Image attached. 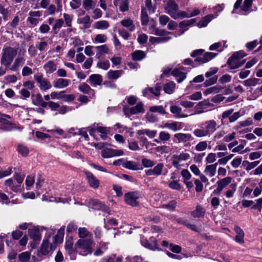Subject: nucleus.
<instances>
[{
  "mask_svg": "<svg viewBox=\"0 0 262 262\" xmlns=\"http://www.w3.org/2000/svg\"><path fill=\"white\" fill-rule=\"evenodd\" d=\"M17 52L18 48L10 46L4 48L0 58L1 64L6 68L9 67L16 57Z\"/></svg>",
  "mask_w": 262,
  "mask_h": 262,
  "instance_id": "nucleus-1",
  "label": "nucleus"
},
{
  "mask_svg": "<svg viewBox=\"0 0 262 262\" xmlns=\"http://www.w3.org/2000/svg\"><path fill=\"white\" fill-rule=\"evenodd\" d=\"M246 56L243 51L235 52L228 60L227 64L231 69H235L242 66L245 62V60L241 59Z\"/></svg>",
  "mask_w": 262,
  "mask_h": 262,
  "instance_id": "nucleus-2",
  "label": "nucleus"
},
{
  "mask_svg": "<svg viewBox=\"0 0 262 262\" xmlns=\"http://www.w3.org/2000/svg\"><path fill=\"white\" fill-rule=\"evenodd\" d=\"M94 244L92 238L79 239L75 244L77 248L83 253V255L91 254L93 252L92 245Z\"/></svg>",
  "mask_w": 262,
  "mask_h": 262,
  "instance_id": "nucleus-3",
  "label": "nucleus"
},
{
  "mask_svg": "<svg viewBox=\"0 0 262 262\" xmlns=\"http://www.w3.org/2000/svg\"><path fill=\"white\" fill-rule=\"evenodd\" d=\"M34 79L38 84V87L41 91H47L52 88L49 80L44 78L42 74H35Z\"/></svg>",
  "mask_w": 262,
  "mask_h": 262,
  "instance_id": "nucleus-4",
  "label": "nucleus"
},
{
  "mask_svg": "<svg viewBox=\"0 0 262 262\" xmlns=\"http://www.w3.org/2000/svg\"><path fill=\"white\" fill-rule=\"evenodd\" d=\"M10 118V116L3 114L0 112V128L4 131L9 132L16 128L15 124L12 123L6 118Z\"/></svg>",
  "mask_w": 262,
  "mask_h": 262,
  "instance_id": "nucleus-5",
  "label": "nucleus"
},
{
  "mask_svg": "<svg viewBox=\"0 0 262 262\" xmlns=\"http://www.w3.org/2000/svg\"><path fill=\"white\" fill-rule=\"evenodd\" d=\"M140 196V194L137 191L129 192L124 195L125 202L129 205L136 207L139 204L137 200Z\"/></svg>",
  "mask_w": 262,
  "mask_h": 262,
  "instance_id": "nucleus-6",
  "label": "nucleus"
},
{
  "mask_svg": "<svg viewBox=\"0 0 262 262\" xmlns=\"http://www.w3.org/2000/svg\"><path fill=\"white\" fill-rule=\"evenodd\" d=\"M208 137H210L218 128L219 126L214 120H209L201 123Z\"/></svg>",
  "mask_w": 262,
  "mask_h": 262,
  "instance_id": "nucleus-7",
  "label": "nucleus"
},
{
  "mask_svg": "<svg viewBox=\"0 0 262 262\" xmlns=\"http://www.w3.org/2000/svg\"><path fill=\"white\" fill-rule=\"evenodd\" d=\"M166 12L170 15L171 17L176 19L178 18V6L174 0H168L167 2L165 8Z\"/></svg>",
  "mask_w": 262,
  "mask_h": 262,
  "instance_id": "nucleus-8",
  "label": "nucleus"
},
{
  "mask_svg": "<svg viewBox=\"0 0 262 262\" xmlns=\"http://www.w3.org/2000/svg\"><path fill=\"white\" fill-rule=\"evenodd\" d=\"M52 249V246L50 245L48 239H44L41 245L37 252V256L40 258L48 254L51 250Z\"/></svg>",
  "mask_w": 262,
  "mask_h": 262,
  "instance_id": "nucleus-9",
  "label": "nucleus"
},
{
  "mask_svg": "<svg viewBox=\"0 0 262 262\" xmlns=\"http://www.w3.org/2000/svg\"><path fill=\"white\" fill-rule=\"evenodd\" d=\"M123 154L124 151L121 149L105 148L101 151V156L104 158H110L113 157L120 156Z\"/></svg>",
  "mask_w": 262,
  "mask_h": 262,
  "instance_id": "nucleus-10",
  "label": "nucleus"
},
{
  "mask_svg": "<svg viewBox=\"0 0 262 262\" xmlns=\"http://www.w3.org/2000/svg\"><path fill=\"white\" fill-rule=\"evenodd\" d=\"M189 158V154L186 152H182L179 155H173L172 157V164L174 167L178 168L180 162L188 160Z\"/></svg>",
  "mask_w": 262,
  "mask_h": 262,
  "instance_id": "nucleus-11",
  "label": "nucleus"
},
{
  "mask_svg": "<svg viewBox=\"0 0 262 262\" xmlns=\"http://www.w3.org/2000/svg\"><path fill=\"white\" fill-rule=\"evenodd\" d=\"M174 137L177 139L178 143H183L185 146L193 140V137L190 134L177 133L174 135Z\"/></svg>",
  "mask_w": 262,
  "mask_h": 262,
  "instance_id": "nucleus-12",
  "label": "nucleus"
},
{
  "mask_svg": "<svg viewBox=\"0 0 262 262\" xmlns=\"http://www.w3.org/2000/svg\"><path fill=\"white\" fill-rule=\"evenodd\" d=\"M164 164L163 163H158L152 169H150L145 171L147 176H159L162 174Z\"/></svg>",
  "mask_w": 262,
  "mask_h": 262,
  "instance_id": "nucleus-13",
  "label": "nucleus"
},
{
  "mask_svg": "<svg viewBox=\"0 0 262 262\" xmlns=\"http://www.w3.org/2000/svg\"><path fill=\"white\" fill-rule=\"evenodd\" d=\"M46 74L47 75H50L54 73L57 69V64L53 60L47 61L43 66Z\"/></svg>",
  "mask_w": 262,
  "mask_h": 262,
  "instance_id": "nucleus-14",
  "label": "nucleus"
},
{
  "mask_svg": "<svg viewBox=\"0 0 262 262\" xmlns=\"http://www.w3.org/2000/svg\"><path fill=\"white\" fill-rule=\"evenodd\" d=\"M84 173L90 186L94 188H98L99 186V180L91 172L86 171Z\"/></svg>",
  "mask_w": 262,
  "mask_h": 262,
  "instance_id": "nucleus-15",
  "label": "nucleus"
},
{
  "mask_svg": "<svg viewBox=\"0 0 262 262\" xmlns=\"http://www.w3.org/2000/svg\"><path fill=\"white\" fill-rule=\"evenodd\" d=\"M217 55L216 53L212 52H206L202 56L198 57L195 61L202 63H206Z\"/></svg>",
  "mask_w": 262,
  "mask_h": 262,
  "instance_id": "nucleus-16",
  "label": "nucleus"
},
{
  "mask_svg": "<svg viewBox=\"0 0 262 262\" xmlns=\"http://www.w3.org/2000/svg\"><path fill=\"white\" fill-rule=\"evenodd\" d=\"M89 205L96 210H101L105 212L108 210V207H107L102 203L99 202L98 200H91L89 202Z\"/></svg>",
  "mask_w": 262,
  "mask_h": 262,
  "instance_id": "nucleus-17",
  "label": "nucleus"
},
{
  "mask_svg": "<svg viewBox=\"0 0 262 262\" xmlns=\"http://www.w3.org/2000/svg\"><path fill=\"white\" fill-rule=\"evenodd\" d=\"M128 0H114L115 7L121 12H125L128 9Z\"/></svg>",
  "mask_w": 262,
  "mask_h": 262,
  "instance_id": "nucleus-18",
  "label": "nucleus"
},
{
  "mask_svg": "<svg viewBox=\"0 0 262 262\" xmlns=\"http://www.w3.org/2000/svg\"><path fill=\"white\" fill-rule=\"evenodd\" d=\"M183 127L181 122H173L171 123L166 122L164 123L162 128H167L173 132L181 130Z\"/></svg>",
  "mask_w": 262,
  "mask_h": 262,
  "instance_id": "nucleus-19",
  "label": "nucleus"
},
{
  "mask_svg": "<svg viewBox=\"0 0 262 262\" xmlns=\"http://www.w3.org/2000/svg\"><path fill=\"white\" fill-rule=\"evenodd\" d=\"M25 59L23 57L17 56L14 60L11 67L10 68V70L13 71H16L18 70L19 68L22 67L25 62Z\"/></svg>",
  "mask_w": 262,
  "mask_h": 262,
  "instance_id": "nucleus-20",
  "label": "nucleus"
},
{
  "mask_svg": "<svg viewBox=\"0 0 262 262\" xmlns=\"http://www.w3.org/2000/svg\"><path fill=\"white\" fill-rule=\"evenodd\" d=\"M95 48L97 50L96 57L98 59H100L104 54H107L109 52L108 47L105 44L101 46H96Z\"/></svg>",
  "mask_w": 262,
  "mask_h": 262,
  "instance_id": "nucleus-21",
  "label": "nucleus"
},
{
  "mask_svg": "<svg viewBox=\"0 0 262 262\" xmlns=\"http://www.w3.org/2000/svg\"><path fill=\"white\" fill-rule=\"evenodd\" d=\"M89 82L93 86L100 85L102 82V77L99 74H92L89 77Z\"/></svg>",
  "mask_w": 262,
  "mask_h": 262,
  "instance_id": "nucleus-22",
  "label": "nucleus"
},
{
  "mask_svg": "<svg viewBox=\"0 0 262 262\" xmlns=\"http://www.w3.org/2000/svg\"><path fill=\"white\" fill-rule=\"evenodd\" d=\"M234 230L236 232V236L235 237V241L241 244H243L244 242V232L243 230L238 226H235Z\"/></svg>",
  "mask_w": 262,
  "mask_h": 262,
  "instance_id": "nucleus-23",
  "label": "nucleus"
},
{
  "mask_svg": "<svg viewBox=\"0 0 262 262\" xmlns=\"http://www.w3.org/2000/svg\"><path fill=\"white\" fill-rule=\"evenodd\" d=\"M217 166V163L207 165L204 169V173L210 177L214 176L216 173Z\"/></svg>",
  "mask_w": 262,
  "mask_h": 262,
  "instance_id": "nucleus-24",
  "label": "nucleus"
},
{
  "mask_svg": "<svg viewBox=\"0 0 262 262\" xmlns=\"http://www.w3.org/2000/svg\"><path fill=\"white\" fill-rule=\"evenodd\" d=\"M69 80L63 78H59L54 80L53 84L54 88L61 89L67 87L69 84Z\"/></svg>",
  "mask_w": 262,
  "mask_h": 262,
  "instance_id": "nucleus-25",
  "label": "nucleus"
},
{
  "mask_svg": "<svg viewBox=\"0 0 262 262\" xmlns=\"http://www.w3.org/2000/svg\"><path fill=\"white\" fill-rule=\"evenodd\" d=\"M170 111L174 115L176 118H186L187 115L182 113V108L177 105H172L170 107Z\"/></svg>",
  "mask_w": 262,
  "mask_h": 262,
  "instance_id": "nucleus-26",
  "label": "nucleus"
},
{
  "mask_svg": "<svg viewBox=\"0 0 262 262\" xmlns=\"http://www.w3.org/2000/svg\"><path fill=\"white\" fill-rule=\"evenodd\" d=\"M205 213V209L200 205H198L195 210L191 212V215L193 217H202L204 215Z\"/></svg>",
  "mask_w": 262,
  "mask_h": 262,
  "instance_id": "nucleus-27",
  "label": "nucleus"
},
{
  "mask_svg": "<svg viewBox=\"0 0 262 262\" xmlns=\"http://www.w3.org/2000/svg\"><path fill=\"white\" fill-rule=\"evenodd\" d=\"M171 74L176 77H177V82H182L186 77V73L182 72L180 69H174L171 72Z\"/></svg>",
  "mask_w": 262,
  "mask_h": 262,
  "instance_id": "nucleus-28",
  "label": "nucleus"
},
{
  "mask_svg": "<svg viewBox=\"0 0 262 262\" xmlns=\"http://www.w3.org/2000/svg\"><path fill=\"white\" fill-rule=\"evenodd\" d=\"M192 133L195 137L199 138L208 137L201 124L193 130Z\"/></svg>",
  "mask_w": 262,
  "mask_h": 262,
  "instance_id": "nucleus-29",
  "label": "nucleus"
},
{
  "mask_svg": "<svg viewBox=\"0 0 262 262\" xmlns=\"http://www.w3.org/2000/svg\"><path fill=\"white\" fill-rule=\"evenodd\" d=\"M77 22L78 24L82 25L83 28L88 29L91 27L92 20L91 19L90 16L85 15L78 19Z\"/></svg>",
  "mask_w": 262,
  "mask_h": 262,
  "instance_id": "nucleus-30",
  "label": "nucleus"
},
{
  "mask_svg": "<svg viewBox=\"0 0 262 262\" xmlns=\"http://www.w3.org/2000/svg\"><path fill=\"white\" fill-rule=\"evenodd\" d=\"M29 234L30 237L35 242H39L41 238V235L39 230L37 228H32L29 229Z\"/></svg>",
  "mask_w": 262,
  "mask_h": 262,
  "instance_id": "nucleus-31",
  "label": "nucleus"
},
{
  "mask_svg": "<svg viewBox=\"0 0 262 262\" xmlns=\"http://www.w3.org/2000/svg\"><path fill=\"white\" fill-rule=\"evenodd\" d=\"M123 73L122 70H110L107 73V77L109 79L116 80Z\"/></svg>",
  "mask_w": 262,
  "mask_h": 262,
  "instance_id": "nucleus-32",
  "label": "nucleus"
},
{
  "mask_svg": "<svg viewBox=\"0 0 262 262\" xmlns=\"http://www.w3.org/2000/svg\"><path fill=\"white\" fill-rule=\"evenodd\" d=\"M120 23L123 27L127 28L130 32L135 29V25L134 24L133 21L130 18L124 19Z\"/></svg>",
  "mask_w": 262,
  "mask_h": 262,
  "instance_id": "nucleus-33",
  "label": "nucleus"
},
{
  "mask_svg": "<svg viewBox=\"0 0 262 262\" xmlns=\"http://www.w3.org/2000/svg\"><path fill=\"white\" fill-rule=\"evenodd\" d=\"M137 133L139 135H146L149 138H153L157 136V132L155 130L144 129L138 130Z\"/></svg>",
  "mask_w": 262,
  "mask_h": 262,
  "instance_id": "nucleus-34",
  "label": "nucleus"
},
{
  "mask_svg": "<svg viewBox=\"0 0 262 262\" xmlns=\"http://www.w3.org/2000/svg\"><path fill=\"white\" fill-rule=\"evenodd\" d=\"M130 111L133 115L144 113L145 110L143 103L141 102H138L136 106L131 107Z\"/></svg>",
  "mask_w": 262,
  "mask_h": 262,
  "instance_id": "nucleus-35",
  "label": "nucleus"
},
{
  "mask_svg": "<svg viewBox=\"0 0 262 262\" xmlns=\"http://www.w3.org/2000/svg\"><path fill=\"white\" fill-rule=\"evenodd\" d=\"M109 27L110 25L108 22L105 20L96 21L94 24L95 28L99 30L107 29Z\"/></svg>",
  "mask_w": 262,
  "mask_h": 262,
  "instance_id": "nucleus-36",
  "label": "nucleus"
},
{
  "mask_svg": "<svg viewBox=\"0 0 262 262\" xmlns=\"http://www.w3.org/2000/svg\"><path fill=\"white\" fill-rule=\"evenodd\" d=\"M146 56L145 52L141 50H136L132 53V58L134 60L140 61Z\"/></svg>",
  "mask_w": 262,
  "mask_h": 262,
  "instance_id": "nucleus-37",
  "label": "nucleus"
},
{
  "mask_svg": "<svg viewBox=\"0 0 262 262\" xmlns=\"http://www.w3.org/2000/svg\"><path fill=\"white\" fill-rule=\"evenodd\" d=\"M195 23L194 19H191L190 20H185L181 21L179 24V27L181 29L183 30L182 33H183L184 32L187 30V27L191 26Z\"/></svg>",
  "mask_w": 262,
  "mask_h": 262,
  "instance_id": "nucleus-38",
  "label": "nucleus"
},
{
  "mask_svg": "<svg viewBox=\"0 0 262 262\" xmlns=\"http://www.w3.org/2000/svg\"><path fill=\"white\" fill-rule=\"evenodd\" d=\"M96 129L101 134V138L103 140H105L107 137V135L110 133V129L106 127L98 126Z\"/></svg>",
  "mask_w": 262,
  "mask_h": 262,
  "instance_id": "nucleus-39",
  "label": "nucleus"
},
{
  "mask_svg": "<svg viewBox=\"0 0 262 262\" xmlns=\"http://www.w3.org/2000/svg\"><path fill=\"white\" fill-rule=\"evenodd\" d=\"M78 235L80 239L92 238L90 232L84 227L78 229Z\"/></svg>",
  "mask_w": 262,
  "mask_h": 262,
  "instance_id": "nucleus-40",
  "label": "nucleus"
},
{
  "mask_svg": "<svg viewBox=\"0 0 262 262\" xmlns=\"http://www.w3.org/2000/svg\"><path fill=\"white\" fill-rule=\"evenodd\" d=\"M231 180L232 178L230 177H227L221 180L218 181L216 182V184L223 189L231 182Z\"/></svg>",
  "mask_w": 262,
  "mask_h": 262,
  "instance_id": "nucleus-41",
  "label": "nucleus"
},
{
  "mask_svg": "<svg viewBox=\"0 0 262 262\" xmlns=\"http://www.w3.org/2000/svg\"><path fill=\"white\" fill-rule=\"evenodd\" d=\"M78 90L84 94H89L90 92H94V90H92L90 86L86 83L83 82L78 86Z\"/></svg>",
  "mask_w": 262,
  "mask_h": 262,
  "instance_id": "nucleus-42",
  "label": "nucleus"
},
{
  "mask_svg": "<svg viewBox=\"0 0 262 262\" xmlns=\"http://www.w3.org/2000/svg\"><path fill=\"white\" fill-rule=\"evenodd\" d=\"M64 21L62 18H58L55 20V23L52 26V30L57 33L58 31L63 25Z\"/></svg>",
  "mask_w": 262,
  "mask_h": 262,
  "instance_id": "nucleus-43",
  "label": "nucleus"
},
{
  "mask_svg": "<svg viewBox=\"0 0 262 262\" xmlns=\"http://www.w3.org/2000/svg\"><path fill=\"white\" fill-rule=\"evenodd\" d=\"M222 88L219 85H215L206 89L204 91V95L207 96L210 94H216L220 92Z\"/></svg>",
  "mask_w": 262,
  "mask_h": 262,
  "instance_id": "nucleus-44",
  "label": "nucleus"
},
{
  "mask_svg": "<svg viewBox=\"0 0 262 262\" xmlns=\"http://www.w3.org/2000/svg\"><path fill=\"white\" fill-rule=\"evenodd\" d=\"M82 6L86 10H90L96 6V3L93 0H83Z\"/></svg>",
  "mask_w": 262,
  "mask_h": 262,
  "instance_id": "nucleus-45",
  "label": "nucleus"
},
{
  "mask_svg": "<svg viewBox=\"0 0 262 262\" xmlns=\"http://www.w3.org/2000/svg\"><path fill=\"white\" fill-rule=\"evenodd\" d=\"M208 146L207 141H202L199 142L194 147V149L197 151H202L205 150Z\"/></svg>",
  "mask_w": 262,
  "mask_h": 262,
  "instance_id": "nucleus-46",
  "label": "nucleus"
},
{
  "mask_svg": "<svg viewBox=\"0 0 262 262\" xmlns=\"http://www.w3.org/2000/svg\"><path fill=\"white\" fill-rule=\"evenodd\" d=\"M214 18L212 14L205 16L199 23L200 27H205L207 26L208 24Z\"/></svg>",
  "mask_w": 262,
  "mask_h": 262,
  "instance_id": "nucleus-47",
  "label": "nucleus"
},
{
  "mask_svg": "<svg viewBox=\"0 0 262 262\" xmlns=\"http://www.w3.org/2000/svg\"><path fill=\"white\" fill-rule=\"evenodd\" d=\"M32 102L36 106H39V103L42 99V96L40 93L36 94H32L31 95Z\"/></svg>",
  "mask_w": 262,
  "mask_h": 262,
  "instance_id": "nucleus-48",
  "label": "nucleus"
},
{
  "mask_svg": "<svg viewBox=\"0 0 262 262\" xmlns=\"http://www.w3.org/2000/svg\"><path fill=\"white\" fill-rule=\"evenodd\" d=\"M259 81V79L256 78H250L243 81V83L246 86H255Z\"/></svg>",
  "mask_w": 262,
  "mask_h": 262,
  "instance_id": "nucleus-49",
  "label": "nucleus"
},
{
  "mask_svg": "<svg viewBox=\"0 0 262 262\" xmlns=\"http://www.w3.org/2000/svg\"><path fill=\"white\" fill-rule=\"evenodd\" d=\"M63 17L64 18L63 21L66 26L68 27H72V21L74 17L73 15L64 13L63 14Z\"/></svg>",
  "mask_w": 262,
  "mask_h": 262,
  "instance_id": "nucleus-50",
  "label": "nucleus"
},
{
  "mask_svg": "<svg viewBox=\"0 0 262 262\" xmlns=\"http://www.w3.org/2000/svg\"><path fill=\"white\" fill-rule=\"evenodd\" d=\"M31 257V253L28 251L24 252L18 255L19 260L21 262H29Z\"/></svg>",
  "mask_w": 262,
  "mask_h": 262,
  "instance_id": "nucleus-51",
  "label": "nucleus"
},
{
  "mask_svg": "<svg viewBox=\"0 0 262 262\" xmlns=\"http://www.w3.org/2000/svg\"><path fill=\"white\" fill-rule=\"evenodd\" d=\"M174 88L175 83L173 82H170L164 85V90L165 93L170 94L174 92Z\"/></svg>",
  "mask_w": 262,
  "mask_h": 262,
  "instance_id": "nucleus-52",
  "label": "nucleus"
},
{
  "mask_svg": "<svg viewBox=\"0 0 262 262\" xmlns=\"http://www.w3.org/2000/svg\"><path fill=\"white\" fill-rule=\"evenodd\" d=\"M253 1L254 0H245L243 5L241 6V10L245 13L249 12L251 8Z\"/></svg>",
  "mask_w": 262,
  "mask_h": 262,
  "instance_id": "nucleus-53",
  "label": "nucleus"
},
{
  "mask_svg": "<svg viewBox=\"0 0 262 262\" xmlns=\"http://www.w3.org/2000/svg\"><path fill=\"white\" fill-rule=\"evenodd\" d=\"M141 23L142 25H146L148 23L149 18L145 8H142L141 15Z\"/></svg>",
  "mask_w": 262,
  "mask_h": 262,
  "instance_id": "nucleus-54",
  "label": "nucleus"
},
{
  "mask_svg": "<svg viewBox=\"0 0 262 262\" xmlns=\"http://www.w3.org/2000/svg\"><path fill=\"white\" fill-rule=\"evenodd\" d=\"M259 161H255L252 162H249L248 161H245L244 163L246 166L245 169L247 171H249L255 168L259 163Z\"/></svg>",
  "mask_w": 262,
  "mask_h": 262,
  "instance_id": "nucleus-55",
  "label": "nucleus"
},
{
  "mask_svg": "<svg viewBox=\"0 0 262 262\" xmlns=\"http://www.w3.org/2000/svg\"><path fill=\"white\" fill-rule=\"evenodd\" d=\"M17 151L21 155V156L24 157L27 156L29 152V150L28 148L23 145V144H18L17 146Z\"/></svg>",
  "mask_w": 262,
  "mask_h": 262,
  "instance_id": "nucleus-56",
  "label": "nucleus"
},
{
  "mask_svg": "<svg viewBox=\"0 0 262 262\" xmlns=\"http://www.w3.org/2000/svg\"><path fill=\"white\" fill-rule=\"evenodd\" d=\"M236 186H237L235 183L230 184L229 186L230 189L226 192V196L227 198H230L233 196V194L236 190Z\"/></svg>",
  "mask_w": 262,
  "mask_h": 262,
  "instance_id": "nucleus-57",
  "label": "nucleus"
},
{
  "mask_svg": "<svg viewBox=\"0 0 262 262\" xmlns=\"http://www.w3.org/2000/svg\"><path fill=\"white\" fill-rule=\"evenodd\" d=\"M107 40V37L102 34H97L95 36L93 42L95 43H104Z\"/></svg>",
  "mask_w": 262,
  "mask_h": 262,
  "instance_id": "nucleus-58",
  "label": "nucleus"
},
{
  "mask_svg": "<svg viewBox=\"0 0 262 262\" xmlns=\"http://www.w3.org/2000/svg\"><path fill=\"white\" fill-rule=\"evenodd\" d=\"M246 142L245 140L243 141L241 144L233 148L232 151L233 152H238L241 154H244L246 152V150H244L243 148L246 145Z\"/></svg>",
  "mask_w": 262,
  "mask_h": 262,
  "instance_id": "nucleus-59",
  "label": "nucleus"
},
{
  "mask_svg": "<svg viewBox=\"0 0 262 262\" xmlns=\"http://www.w3.org/2000/svg\"><path fill=\"white\" fill-rule=\"evenodd\" d=\"M159 139L165 143L169 140L170 138V135L168 132L162 131L159 133Z\"/></svg>",
  "mask_w": 262,
  "mask_h": 262,
  "instance_id": "nucleus-60",
  "label": "nucleus"
},
{
  "mask_svg": "<svg viewBox=\"0 0 262 262\" xmlns=\"http://www.w3.org/2000/svg\"><path fill=\"white\" fill-rule=\"evenodd\" d=\"M177 204V202L176 200H172L168 204L163 205L162 208L167 209L170 211H173L176 207Z\"/></svg>",
  "mask_w": 262,
  "mask_h": 262,
  "instance_id": "nucleus-61",
  "label": "nucleus"
},
{
  "mask_svg": "<svg viewBox=\"0 0 262 262\" xmlns=\"http://www.w3.org/2000/svg\"><path fill=\"white\" fill-rule=\"evenodd\" d=\"M123 165L125 168L133 170H138L139 169L138 165L133 161H127L124 163Z\"/></svg>",
  "mask_w": 262,
  "mask_h": 262,
  "instance_id": "nucleus-62",
  "label": "nucleus"
},
{
  "mask_svg": "<svg viewBox=\"0 0 262 262\" xmlns=\"http://www.w3.org/2000/svg\"><path fill=\"white\" fill-rule=\"evenodd\" d=\"M110 67V64L108 60L99 61L97 63V67L104 70H108Z\"/></svg>",
  "mask_w": 262,
  "mask_h": 262,
  "instance_id": "nucleus-63",
  "label": "nucleus"
},
{
  "mask_svg": "<svg viewBox=\"0 0 262 262\" xmlns=\"http://www.w3.org/2000/svg\"><path fill=\"white\" fill-rule=\"evenodd\" d=\"M149 110L151 112H158L162 115L166 114L165 110L162 105L151 106L150 107Z\"/></svg>",
  "mask_w": 262,
  "mask_h": 262,
  "instance_id": "nucleus-64",
  "label": "nucleus"
}]
</instances>
